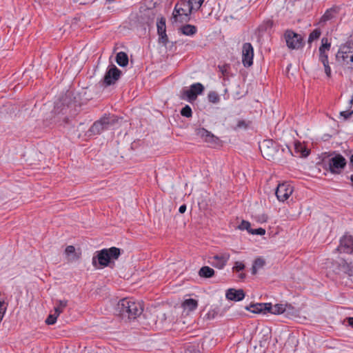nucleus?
<instances>
[{"label": "nucleus", "mask_w": 353, "mask_h": 353, "mask_svg": "<svg viewBox=\"0 0 353 353\" xmlns=\"http://www.w3.org/2000/svg\"><path fill=\"white\" fill-rule=\"evenodd\" d=\"M143 310V309L140 302L128 298L120 300L115 307L117 314L122 317H127L129 319H136L141 314Z\"/></svg>", "instance_id": "1"}, {"label": "nucleus", "mask_w": 353, "mask_h": 353, "mask_svg": "<svg viewBox=\"0 0 353 353\" xmlns=\"http://www.w3.org/2000/svg\"><path fill=\"white\" fill-rule=\"evenodd\" d=\"M121 254L120 249L112 247L109 249H103L96 252L92 257V263L94 267H97V263L101 267H107L111 263V260H115Z\"/></svg>", "instance_id": "2"}, {"label": "nucleus", "mask_w": 353, "mask_h": 353, "mask_svg": "<svg viewBox=\"0 0 353 353\" xmlns=\"http://www.w3.org/2000/svg\"><path fill=\"white\" fill-rule=\"evenodd\" d=\"M115 117L114 115L104 116L99 120L95 121L89 129L90 134H99L104 130H108L115 123Z\"/></svg>", "instance_id": "3"}, {"label": "nucleus", "mask_w": 353, "mask_h": 353, "mask_svg": "<svg viewBox=\"0 0 353 353\" xmlns=\"http://www.w3.org/2000/svg\"><path fill=\"white\" fill-rule=\"evenodd\" d=\"M192 11H194V8H191V5L188 1H183L175 6L173 17L176 21H188Z\"/></svg>", "instance_id": "4"}, {"label": "nucleus", "mask_w": 353, "mask_h": 353, "mask_svg": "<svg viewBox=\"0 0 353 353\" xmlns=\"http://www.w3.org/2000/svg\"><path fill=\"white\" fill-rule=\"evenodd\" d=\"M336 60L353 68V43L341 46L336 55Z\"/></svg>", "instance_id": "5"}, {"label": "nucleus", "mask_w": 353, "mask_h": 353, "mask_svg": "<svg viewBox=\"0 0 353 353\" xmlns=\"http://www.w3.org/2000/svg\"><path fill=\"white\" fill-rule=\"evenodd\" d=\"M331 43L328 42L327 38H323L321 40V46L319 48V61L323 65L325 72L327 77H331V68L329 65L328 54L327 52L330 51Z\"/></svg>", "instance_id": "6"}, {"label": "nucleus", "mask_w": 353, "mask_h": 353, "mask_svg": "<svg viewBox=\"0 0 353 353\" xmlns=\"http://www.w3.org/2000/svg\"><path fill=\"white\" fill-rule=\"evenodd\" d=\"M284 39L288 48L291 50H299L303 47L304 43L302 36L292 30H285Z\"/></svg>", "instance_id": "7"}, {"label": "nucleus", "mask_w": 353, "mask_h": 353, "mask_svg": "<svg viewBox=\"0 0 353 353\" xmlns=\"http://www.w3.org/2000/svg\"><path fill=\"white\" fill-rule=\"evenodd\" d=\"M346 163L345 159L340 154H335L328 161L330 170L333 174H340Z\"/></svg>", "instance_id": "8"}, {"label": "nucleus", "mask_w": 353, "mask_h": 353, "mask_svg": "<svg viewBox=\"0 0 353 353\" xmlns=\"http://www.w3.org/2000/svg\"><path fill=\"white\" fill-rule=\"evenodd\" d=\"M121 71L118 69L116 65H110L104 75L103 83L105 85H111L114 84L115 82L120 78Z\"/></svg>", "instance_id": "9"}, {"label": "nucleus", "mask_w": 353, "mask_h": 353, "mask_svg": "<svg viewBox=\"0 0 353 353\" xmlns=\"http://www.w3.org/2000/svg\"><path fill=\"white\" fill-rule=\"evenodd\" d=\"M242 63L249 68L253 64L254 48L250 43H245L242 46Z\"/></svg>", "instance_id": "10"}, {"label": "nucleus", "mask_w": 353, "mask_h": 353, "mask_svg": "<svg viewBox=\"0 0 353 353\" xmlns=\"http://www.w3.org/2000/svg\"><path fill=\"white\" fill-rule=\"evenodd\" d=\"M294 191L293 186L288 183L279 184L276 190V196L279 201L284 202L292 194Z\"/></svg>", "instance_id": "11"}, {"label": "nucleus", "mask_w": 353, "mask_h": 353, "mask_svg": "<svg viewBox=\"0 0 353 353\" xmlns=\"http://www.w3.org/2000/svg\"><path fill=\"white\" fill-rule=\"evenodd\" d=\"M204 90V86L201 83H193L190 88L183 91V95L187 101L192 102L195 101L198 95L202 94Z\"/></svg>", "instance_id": "12"}, {"label": "nucleus", "mask_w": 353, "mask_h": 353, "mask_svg": "<svg viewBox=\"0 0 353 353\" xmlns=\"http://www.w3.org/2000/svg\"><path fill=\"white\" fill-rule=\"evenodd\" d=\"M230 258L228 252H223L210 257L209 262L214 268L221 270L226 265Z\"/></svg>", "instance_id": "13"}, {"label": "nucleus", "mask_w": 353, "mask_h": 353, "mask_svg": "<svg viewBox=\"0 0 353 353\" xmlns=\"http://www.w3.org/2000/svg\"><path fill=\"white\" fill-rule=\"evenodd\" d=\"M157 32L159 36V41L165 46L168 42V38L166 34L165 20L163 18H161L157 21Z\"/></svg>", "instance_id": "14"}, {"label": "nucleus", "mask_w": 353, "mask_h": 353, "mask_svg": "<svg viewBox=\"0 0 353 353\" xmlns=\"http://www.w3.org/2000/svg\"><path fill=\"white\" fill-rule=\"evenodd\" d=\"M340 250L348 254H353V237L344 236L340 241Z\"/></svg>", "instance_id": "15"}, {"label": "nucleus", "mask_w": 353, "mask_h": 353, "mask_svg": "<svg viewBox=\"0 0 353 353\" xmlns=\"http://www.w3.org/2000/svg\"><path fill=\"white\" fill-rule=\"evenodd\" d=\"M226 299L234 301H240L245 298V293L242 289H228L225 294Z\"/></svg>", "instance_id": "16"}, {"label": "nucleus", "mask_w": 353, "mask_h": 353, "mask_svg": "<svg viewBox=\"0 0 353 353\" xmlns=\"http://www.w3.org/2000/svg\"><path fill=\"white\" fill-rule=\"evenodd\" d=\"M285 304L277 303L272 305L271 303H267V312L272 314H281L285 312Z\"/></svg>", "instance_id": "17"}, {"label": "nucleus", "mask_w": 353, "mask_h": 353, "mask_svg": "<svg viewBox=\"0 0 353 353\" xmlns=\"http://www.w3.org/2000/svg\"><path fill=\"white\" fill-rule=\"evenodd\" d=\"M65 254L68 261H74L79 258L73 245H68L65 249Z\"/></svg>", "instance_id": "18"}, {"label": "nucleus", "mask_w": 353, "mask_h": 353, "mask_svg": "<svg viewBox=\"0 0 353 353\" xmlns=\"http://www.w3.org/2000/svg\"><path fill=\"white\" fill-rule=\"evenodd\" d=\"M246 310L250 311L252 313L267 312V303L250 305L249 307H246Z\"/></svg>", "instance_id": "19"}, {"label": "nucleus", "mask_w": 353, "mask_h": 353, "mask_svg": "<svg viewBox=\"0 0 353 353\" xmlns=\"http://www.w3.org/2000/svg\"><path fill=\"white\" fill-rule=\"evenodd\" d=\"M198 306V302L196 300L193 299H185L183 303L182 307L185 310L188 311H193Z\"/></svg>", "instance_id": "20"}, {"label": "nucleus", "mask_w": 353, "mask_h": 353, "mask_svg": "<svg viewBox=\"0 0 353 353\" xmlns=\"http://www.w3.org/2000/svg\"><path fill=\"white\" fill-rule=\"evenodd\" d=\"M196 134L199 137L205 139V141H211L214 138V136L210 132L203 128L196 130Z\"/></svg>", "instance_id": "21"}, {"label": "nucleus", "mask_w": 353, "mask_h": 353, "mask_svg": "<svg viewBox=\"0 0 353 353\" xmlns=\"http://www.w3.org/2000/svg\"><path fill=\"white\" fill-rule=\"evenodd\" d=\"M285 316L289 319L296 318L299 316V311L291 305L285 304Z\"/></svg>", "instance_id": "22"}, {"label": "nucleus", "mask_w": 353, "mask_h": 353, "mask_svg": "<svg viewBox=\"0 0 353 353\" xmlns=\"http://www.w3.org/2000/svg\"><path fill=\"white\" fill-rule=\"evenodd\" d=\"M116 61L121 67H125L128 64V57L125 52H119L116 56Z\"/></svg>", "instance_id": "23"}, {"label": "nucleus", "mask_w": 353, "mask_h": 353, "mask_svg": "<svg viewBox=\"0 0 353 353\" xmlns=\"http://www.w3.org/2000/svg\"><path fill=\"white\" fill-rule=\"evenodd\" d=\"M199 275L203 278H211L214 275V270L209 266H203L199 270Z\"/></svg>", "instance_id": "24"}, {"label": "nucleus", "mask_w": 353, "mask_h": 353, "mask_svg": "<svg viewBox=\"0 0 353 353\" xmlns=\"http://www.w3.org/2000/svg\"><path fill=\"white\" fill-rule=\"evenodd\" d=\"M182 34L187 36H192L196 32V28L192 25H185L181 28Z\"/></svg>", "instance_id": "25"}, {"label": "nucleus", "mask_w": 353, "mask_h": 353, "mask_svg": "<svg viewBox=\"0 0 353 353\" xmlns=\"http://www.w3.org/2000/svg\"><path fill=\"white\" fill-rule=\"evenodd\" d=\"M68 305V301L66 300H59L56 303V305L54 307V312L57 315H60L66 307Z\"/></svg>", "instance_id": "26"}, {"label": "nucleus", "mask_w": 353, "mask_h": 353, "mask_svg": "<svg viewBox=\"0 0 353 353\" xmlns=\"http://www.w3.org/2000/svg\"><path fill=\"white\" fill-rule=\"evenodd\" d=\"M335 13V10L333 8L327 9L324 14L321 17L319 23L323 24L326 23L327 21L334 18V14Z\"/></svg>", "instance_id": "27"}, {"label": "nucleus", "mask_w": 353, "mask_h": 353, "mask_svg": "<svg viewBox=\"0 0 353 353\" xmlns=\"http://www.w3.org/2000/svg\"><path fill=\"white\" fill-rule=\"evenodd\" d=\"M208 101L214 104H217L220 102V96L215 91H210L208 94Z\"/></svg>", "instance_id": "28"}, {"label": "nucleus", "mask_w": 353, "mask_h": 353, "mask_svg": "<svg viewBox=\"0 0 353 353\" xmlns=\"http://www.w3.org/2000/svg\"><path fill=\"white\" fill-rule=\"evenodd\" d=\"M274 25V22L272 20L268 19L264 21L259 26V29L262 31H268L270 30Z\"/></svg>", "instance_id": "29"}, {"label": "nucleus", "mask_w": 353, "mask_h": 353, "mask_svg": "<svg viewBox=\"0 0 353 353\" xmlns=\"http://www.w3.org/2000/svg\"><path fill=\"white\" fill-rule=\"evenodd\" d=\"M321 32L319 29H314L309 35L308 43H311L314 40H316L321 36Z\"/></svg>", "instance_id": "30"}, {"label": "nucleus", "mask_w": 353, "mask_h": 353, "mask_svg": "<svg viewBox=\"0 0 353 353\" xmlns=\"http://www.w3.org/2000/svg\"><path fill=\"white\" fill-rule=\"evenodd\" d=\"M295 148L297 152H300L302 157H307L310 151L305 148L301 143H295Z\"/></svg>", "instance_id": "31"}, {"label": "nucleus", "mask_w": 353, "mask_h": 353, "mask_svg": "<svg viewBox=\"0 0 353 353\" xmlns=\"http://www.w3.org/2000/svg\"><path fill=\"white\" fill-rule=\"evenodd\" d=\"M181 114L183 117H185L187 118L191 117L192 116V111L191 108L188 105H186L185 107H183L181 109Z\"/></svg>", "instance_id": "32"}, {"label": "nucleus", "mask_w": 353, "mask_h": 353, "mask_svg": "<svg viewBox=\"0 0 353 353\" xmlns=\"http://www.w3.org/2000/svg\"><path fill=\"white\" fill-rule=\"evenodd\" d=\"M204 0H188V3L191 5V8H194V11H197L203 4Z\"/></svg>", "instance_id": "33"}, {"label": "nucleus", "mask_w": 353, "mask_h": 353, "mask_svg": "<svg viewBox=\"0 0 353 353\" xmlns=\"http://www.w3.org/2000/svg\"><path fill=\"white\" fill-rule=\"evenodd\" d=\"M269 142H266V141H263V144L261 146H260V149H261V153L263 154V156L268 159V160H270L272 157V155H271L270 154H269L267 151H266V149L265 148V146H268V143Z\"/></svg>", "instance_id": "34"}, {"label": "nucleus", "mask_w": 353, "mask_h": 353, "mask_svg": "<svg viewBox=\"0 0 353 353\" xmlns=\"http://www.w3.org/2000/svg\"><path fill=\"white\" fill-rule=\"evenodd\" d=\"M58 316H59V315H57V314L55 312H54V314H49V316L47 317V319L46 320V324H48V325L54 324L57 321Z\"/></svg>", "instance_id": "35"}, {"label": "nucleus", "mask_w": 353, "mask_h": 353, "mask_svg": "<svg viewBox=\"0 0 353 353\" xmlns=\"http://www.w3.org/2000/svg\"><path fill=\"white\" fill-rule=\"evenodd\" d=\"M245 269V265L243 262L241 261H236L234 263V265L232 268V271L233 272H239L240 271H242L243 270Z\"/></svg>", "instance_id": "36"}, {"label": "nucleus", "mask_w": 353, "mask_h": 353, "mask_svg": "<svg viewBox=\"0 0 353 353\" xmlns=\"http://www.w3.org/2000/svg\"><path fill=\"white\" fill-rule=\"evenodd\" d=\"M250 223L247 221H242L240 225L238 226V228L241 230H246L248 232L249 230H252Z\"/></svg>", "instance_id": "37"}, {"label": "nucleus", "mask_w": 353, "mask_h": 353, "mask_svg": "<svg viewBox=\"0 0 353 353\" xmlns=\"http://www.w3.org/2000/svg\"><path fill=\"white\" fill-rule=\"evenodd\" d=\"M350 108H352V105L350 106ZM353 114V109H350L347 110L342 111L340 112V115L343 117L345 120L350 118L352 114Z\"/></svg>", "instance_id": "38"}, {"label": "nucleus", "mask_w": 353, "mask_h": 353, "mask_svg": "<svg viewBox=\"0 0 353 353\" xmlns=\"http://www.w3.org/2000/svg\"><path fill=\"white\" fill-rule=\"evenodd\" d=\"M249 233L252 234L263 235L265 234V230L262 228H259L257 229H252V230H249Z\"/></svg>", "instance_id": "39"}, {"label": "nucleus", "mask_w": 353, "mask_h": 353, "mask_svg": "<svg viewBox=\"0 0 353 353\" xmlns=\"http://www.w3.org/2000/svg\"><path fill=\"white\" fill-rule=\"evenodd\" d=\"M265 264V261L262 259H256L254 261L253 265L256 267L258 269L261 268Z\"/></svg>", "instance_id": "40"}, {"label": "nucleus", "mask_w": 353, "mask_h": 353, "mask_svg": "<svg viewBox=\"0 0 353 353\" xmlns=\"http://www.w3.org/2000/svg\"><path fill=\"white\" fill-rule=\"evenodd\" d=\"M247 127V125L245 123V121L243 120H239L238 121L236 128H245Z\"/></svg>", "instance_id": "41"}, {"label": "nucleus", "mask_w": 353, "mask_h": 353, "mask_svg": "<svg viewBox=\"0 0 353 353\" xmlns=\"http://www.w3.org/2000/svg\"><path fill=\"white\" fill-rule=\"evenodd\" d=\"M347 323V325L352 327H353V317H348L345 319Z\"/></svg>", "instance_id": "42"}, {"label": "nucleus", "mask_w": 353, "mask_h": 353, "mask_svg": "<svg viewBox=\"0 0 353 353\" xmlns=\"http://www.w3.org/2000/svg\"><path fill=\"white\" fill-rule=\"evenodd\" d=\"M186 210V205H182L179 207V212L180 213H184Z\"/></svg>", "instance_id": "43"}, {"label": "nucleus", "mask_w": 353, "mask_h": 353, "mask_svg": "<svg viewBox=\"0 0 353 353\" xmlns=\"http://www.w3.org/2000/svg\"><path fill=\"white\" fill-rule=\"evenodd\" d=\"M257 270H258V268L253 265L252 268V273L253 274H256Z\"/></svg>", "instance_id": "44"}, {"label": "nucleus", "mask_w": 353, "mask_h": 353, "mask_svg": "<svg viewBox=\"0 0 353 353\" xmlns=\"http://www.w3.org/2000/svg\"><path fill=\"white\" fill-rule=\"evenodd\" d=\"M239 277L241 279H244L245 278V274L244 273H241L239 275Z\"/></svg>", "instance_id": "45"}, {"label": "nucleus", "mask_w": 353, "mask_h": 353, "mask_svg": "<svg viewBox=\"0 0 353 353\" xmlns=\"http://www.w3.org/2000/svg\"><path fill=\"white\" fill-rule=\"evenodd\" d=\"M350 165L353 166V154L350 157Z\"/></svg>", "instance_id": "46"}, {"label": "nucleus", "mask_w": 353, "mask_h": 353, "mask_svg": "<svg viewBox=\"0 0 353 353\" xmlns=\"http://www.w3.org/2000/svg\"><path fill=\"white\" fill-rule=\"evenodd\" d=\"M350 105H353V94H352V99L350 100Z\"/></svg>", "instance_id": "47"}]
</instances>
